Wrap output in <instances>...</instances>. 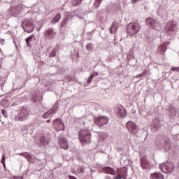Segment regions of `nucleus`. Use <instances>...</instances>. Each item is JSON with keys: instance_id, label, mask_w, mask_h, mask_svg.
Segmentation results:
<instances>
[{"instance_id": "nucleus-1", "label": "nucleus", "mask_w": 179, "mask_h": 179, "mask_svg": "<svg viewBox=\"0 0 179 179\" xmlns=\"http://www.w3.org/2000/svg\"><path fill=\"white\" fill-rule=\"evenodd\" d=\"M91 138L92 135L89 130L82 129L78 131V139L82 145H87V143H90Z\"/></svg>"}, {"instance_id": "nucleus-2", "label": "nucleus", "mask_w": 179, "mask_h": 179, "mask_svg": "<svg viewBox=\"0 0 179 179\" xmlns=\"http://www.w3.org/2000/svg\"><path fill=\"white\" fill-rule=\"evenodd\" d=\"M141 31V25L137 23H130L128 25L127 28V34L132 37V36H135L137 33H139Z\"/></svg>"}, {"instance_id": "nucleus-3", "label": "nucleus", "mask_w": 179, "mask_h": 179, "mask_svg": "<svg viewBox=\"0 0 179 179\" xmlns=\"http://www.w3.org/2000/svg\"><path fill=\"white\" fill-rule=\"evenodd\" d=\"M22 29L26 33H32L34 30V25H33V19L24 20L22 22Z\"/></svg>"}, {"instance_id": "nucleus-4", "label": "nucleus", "mask_w": 179, "mask_h": 179, "mask_svg": "<svg viewBox=\"0 0 179 179\" xmlns=\"http://www.w3.org/2000/svg\"><path fill=\"white\" fill-rule=\"evenodd\" d=\"M175 169L176 166H174V164L171 162H166L164 164H162L159 165V169L162 170V171H163V173H165L166 174L169 173H173Z\"/></svg>"}, {"instance_id": "nucleus-5", "label": "nucleus", "mask_w": 179, "mask_h": 179, "mask_svg": "<svg viewBox=\"0 0 179 179\" xmlns=\"http://www.w3.org/2000/svg\"><path fill=\"white\" fill-rule=\"evenodd\" d=\"M110 121V119L106 116H99L95 118L94 123L96 125H98V127H104V125H107L108 124V122Z\"/></svg>"}, {"instance_id": "nucleus-6", "label": "nucleus", "mask_w": 179, "mask_h": 179, "mask_svg": "<svg viewBox=\"0 0 179 179\" xmlns=\"http://www.w3.org/2000/svg\"><path fill=\"white\" fill-rule=\"evenodd\" d=\"M145 22L147 26L155 29V30H159V29H160V22H157L156 20H153L150 17H148Z\"/></svg>"}, {"instance_id": "nucleus-7", "label": "nucleus", "mask_w": 179, "mask_h": 179, "mask_svg": "<svg viewBox=\"0 0 179 179\" xmlns=\"http://www.w3.org/2000/svg\"><path fill=\"white\" fill-rule=\"evenodd\" d=\"M29 112L27 111V109L22 108L20 113L15 117V121H24L27 120Z\"/></svg>"}, {"instance_id": "nucleus-8", "label": "nucleus", "mask_w": 179, "mask_h": 179, "mask_svg": "<svg viewBox=\"0 0 179 179\" xmlns=\"http://www.w3.org/2000/svg\"><path fill=\"white\" fill-rule=\"evenodd\" d=\"M115 112L117 114V117L120 118H125L127 117V110L122 105H117L115 108Z\"/></svg>"}, {"instance_id": "nucleus-9", "label": "nucleus", "mask_w": 179, "mask_h": 179, "mask_svg": "<svg viewBox=\"0 0 179 179\" xmlns=\"http://www.w3.org/2000/svg\"><path fill=\"white\" fill-rule=\"evenodd\" d=\"M126 128L128 129L130 134H132L133 135H136V123L132 121H129L126 124Z\"/></svg>"}, {"instance_id": "nucleus-10", "label": "nucleus", "mask_w": 179, "mask_h": 179, "mask_svg": "<svg viewBox=\"0 0 179 179\" xmlns=\"http://www.w3.org/2000/svg\"><path fill=\"white\" fill-rule=\"evenodd\" d=\"M176 27H177V24H174L173 21L169 20L167 22L165 31L166 33H174L176 31Z\"/></svg>"}, {"instance_id": "nucleus-11", "label": "nucleus", "mask_w": 179, "mask_h": 179, "mask_svg": "<svg viewBox=\"0 0 179 179\" xmlns=\"http://www.w3.org/2000/svg\"><path fill=\"white\" fill-rule=\"evenodd\" d=\"M53 126L55 129H57L58 131H64L65 126L64 125V123L62 122V120L61 119H56L53 122Z\"/></svg>"}, {"instance_id": "nucleus-12", "label": "nucleus", "mask_w": 179, "mask_h": 179, "mask_svg": "<svg viewBox=\"0 0 179 179\" xmlns=\"http://www.w3.org/2000/svg\"><path fill=\"white\" fill-rule=\"evenodd\" d=\"M127 178V169H117V175L114 177V179Z\"/></svg>"}, {"instance_id": "nucleus-13", "label": "nucleus", "mask_w": 179, "mask_h": 179, "mask_svg": "<svg viewBox=\"0 0 179 179\" xmlns=\"http://www.w3.org/2000/svg\"><path fill=\"white\" fill-rule=\"evenodd\" d=\"M102 173H105L106 174H110L111 176H115L116 172L113 168L110 166H105L101 169Z\"/></svg>"}, {"instance_id": "nucleus-14", "label": "nucleus", "mask_w": 179, "mask_h": 179, "mask_svg": "<svg viewBox=\"0 0 179 179\" xmlns=\"http://www.w3.org/2000/svg\"><path fill=\"white\" fill-rule=\"evenodd\" d=\"M150 179H164V175L160 172L152 173L150 176Z\"/></svg>"}, {"instance_id": "nucleus-15", "label": "nucleus", "mask_w": 179, "mask_h": 179, "mask_svg": "<svg viewBox=\"0 0 179 179\" xmlns=\"http://www.w3.org/2000/svg\"><path fill=\"white\" fill-rule=\"evenodd\" d=\"M118 27H120V24L117 22H114L110 29V33H111V34H115Z\"/></svg>"}, {"instance_id": "nucleus-16", "label": "nucleus", "mask_w": 179, "mask_h": 179, "mask_svg": "<svg viewBox=\"0 0 179 179\" xmlns=\"http://www.w3.org/2000/svg\"><path fill=\"white\" fill-rule=\"evenodd\" d=\"M59 143L62 149H68V148H69L66 138H59Z\"/></svg>"}, {"instance_id": "nucleus-17", "label": "nucleus", "mask_w": 179, "mask_h": 179, "mask_svg": "<svg viewBox=\"0 0 179 179\" xmlns=\"http://www.w3.org/2000/svg\"><path fill=\"white\" fill-rule=\"evenodd\" d=\"M39 142L41 145H48V143H50V139L45 137V136L42 135L39 138Z\"/></svg>"}, {"instance_id": "nucleus-18", "label": "nucleus", "mask_w": 179, "mask_h": 179, "mask_svg": "<svg viewBox=\"0 0 179 179\" xmlns=\"http://www.w3.org/2000/svg\"><path fill=\"white\" fill-rule=\"evenodd\" d=\"M45 36L47 38H49V40H52V37H54V30L51 28L48 29L45 31Z\"/></svg>"}, {"instance_id": "nucleus-19", "label": "nucleus", "mask_w": 179, "mask_h": 179, "mask_svg": "<svg viewBox=\"0 0 179 179\" xmlns=\"http://www.w3.org/2000/svg\"><path fill=\"white\" fill-rule=\"evenodd\" d=\"M141 166L144 170H148V169H150V165L149 164L148 161L143 158L141 160Z\"/></svg>"}, {"instance_id": "nucleus-20", "label": "nucleus", "mask_w": 179, "mask_h": 179, "mask_svg": "<svg viewBox=\"0 0 179 179\" xmlns=\"http://www.w3.org/2000/svg\"><path fill=\"white\" fill-rule=\"evenodd\" d=\"M55 113H57V111H55L54 110V108H52L50 110H48V112H45L43 115V118H45V119L50 118V117H51V115H52V114H55Z\"/></svg>"}, {"instance_id": "nucleus-21", "label": "nucleus", "mask_w": 179, "mask_h": 179, "mask_svg": "<svg viewBox=\"0 0 179 179\" xmlns=\"http://www.w3.org/2000/svg\"><path fill=\"white\" fill-rule=\"evenodd\" d=\"M61 17H62V16L61 15V13H57V15L52 19V23L53 24L58 23V22L61 20Z\"/></svg>"}, {"instance_id": "nucleus-22", "label": "nucleus", "mask_w": 179, "mask_h": 179, "mask_svg": "<svg viewBox=\"0 0 179 179\" xmlns=\"http://www.w3.org/2000/svg\"><path fill=\"white\" fill-rule=\"evenodd\" d=\"M158 50L160 51V52H162V54H164V52H166V50H167V45H166V43L161 45L158 48Z\"/></svg>"}, {"instance_id": "nucleus-23", "label": "nucleus", "mask_w": 179, "mask_h": 179, "mask_svg": "<svg viewBox=\"0 0 179 179\" xmlns=\"http://www.w3.org/2000/svg\"><path fill=\"white\" fill-rule=\"evenodd\" d=\"M33 37H34V34H31L25 39L27 47H31V43H30V42L33 40Z\"/></svg>"}, {"instance_id": "nucleus-24", "label": "nucleus", "mask_w": 179, "mask_h": 179, "mask_svg": "<svg viewBox=\"0 0 179 179\" xmlns=\"http://www.w3.org/2000/svg\"><path fill=\"white\" fill-rule=\"evenodd\" d=\"M19 156H22L23 157H25V159H27V160H31V155L29 154V152H22L18 154Z\"/></svg>"}, {"instance_id": "nucleus-25", "label": "nucleus", "mask_w": 179, "mask_h": 179, "mask_svg": "<svg viewBox=\"0 0 179 179\" xmlns=\"http://www.w3.org/2000/svg\"><path fill=\"white\" fill-rule=\"evenodd\" d=\"M164 148L165 150H170L171 149V143L170 141H165Z\"/></svg>"}, {"instance_id": "nucleus-26", "label": "nucleus", "mask_w": 179, "mask_h": 179, "mask_svg": "<svg viewBox=\"0 0 179 179\" xmlns=\"http://www.w3.org/2000/svg\"><path fill=\"white\" fill-rule=\"evenodd\" d=\"M31 100L33 101V103H36V101H40V99H38V95H37V94H33Z\"/></svg>"}, {"instance_id": "nucleus-27", "label": "nucleus", "mask_w": 179, "mask_h": 179, "mask_svg": "<svg viewBox=\"0 0 179 179\" xmlns=\"http://www.w3.org/2000/svg\"><path fill=\"white\" fill-rule=\"evenodd\" d=\"M83 0H71L73 6H78L82 3Z\"/></svg>"}, {"instance_id": "nucleus-28", "label": "nucleus", "mask_w": 179, "mask_h": 179, "mask_svg": "<svg viewBox=\"0 0 179 179\" xmlns=\"http://www.w3.org/2000/svg\"><path fill=\"white\" fill-rule=\"evenodd\" d=\"M156 146H157V148H163V143H162V141L157 140Z\"/></svg>"}, {"instance_id": "nucleus-29", "label": "nucleus", "mask_w": 179, "mask_h": 179, "mask_svg": "<svg viewBox=\"0 0 179 179\" xmlns=\"http://www.w3.org/2000/svg\"><path fill=\"white\" fill-rule=\"evenodd\" d=\"M146 73H148V70H144L143 71V73H141V74L138 75L136 76V78H143V76H145V75H146Z\"/></svg>"}, {"instance_id": "nucleus-30", "label": "nucleus", "mask_w": 179, "mask_h": 179, "mask_svg": "<svg viewBox=\"0 0 179 179\" xmlns=\"http://www.w3.org/2000/svg\"><path fill=\"white\" fill-rule=\"evenodd\" d=\"M103 0H95L94 3L96 8H99L100 6V3H101Z\"/></svg>"}, {"instance_id": "nucleus-31", "label": "nucleus", "mask_w": 179, "mask_h": 179, "mask_svg": "<svg viewBox=\"0 0 179 179\" xmlns=\"http://www.w3.org/2000/svg\"><path fill=\"white\" fill-rule=\"evenodd\" d=\"M86 49L87 50V51H92V50H93V47L92 46V43L88 44L86 46Z\"/></svg>"}, {"instance_id": "nucleus-32", "label": "nucleus", "mask_w": 179, "mask_h": 179, "mask_svg": "<svg viewBox=\"0 0 179 179\" xmlns=\"http://www.w3.org/2000/svg\"><path fill=\"white\" fill-rule=\"evenodd\" d=\"M159 124H160V122L159 120H154V127H155V128H157V127H159Z\"/></svg>"}, {"instance_id": "nucleus-33", "label": "nucleus", "mask_w": 179, "mask_h": 179, "mask_svg": "<svg viewBox=\"0 0 179 179\" xmlns=\"http://www.w3.org/2000/svg\"><path fill=\"white\" fill-rule=\"evenodd\" d=\"M171 71L173 72H179V67H172L171 69Z\"/></svg>"}, {"instance_id": "nucleus-34", "label": "nucleus", "mask_w": 179, "mask_h": 179, "mask_svg": "<svg viewBox=\"0 0 179 179\" xmlns=\"http://www.w3.org/2000/svg\"><path fill=\"white\" fill-rule=\"evenodd\" d=\"M55 55H57V52L55 51V50H53L50 54V57H55Z\"/></svg>"}, {"instance_id": "nucleus-35", "label": "nucleus", "mask_w": 179, "mask_h": 179, "mask_svg": "<svg viewBox=\"0 0 179 179\" xmlns=\"http://www.w3.org/2000/svg\"><path fill=\"white\" fill-rule=\"evenodd\" d=\"M93 76H90L89 78L87 79V83H91L92 80H93Z\"/></svg>"}, {"instance_id": "nucleus-36", "label": "nucleus", "mask_w": 179, "mask_h": 179, "mask_svg": "<svg viewBox=\"0 0 179 179\" xmlns=\"http://www.w3.org/2000/svg\"><path fill=\"white\" fill-rule=\"evenodd\" d=\"M91 76H93V78H94V76H99V73L98 72H94L91 74Z\"/></svg>"}, {"instance_id": "nucleus-37", "label": "nucleus", "mask_w": 179, "mask_h": 179, "mask_svg": "<svg viewBox=\"0 0 179 179\" xmlns=\"http://www.w3.org/2000/svg\"><path fill=\"white\" fill-rule=\"evenodd\" d=\"M66 23H67L66 20H64V21L62 22V24H61L62 27H64V26H65V24H66Z\"/></svg>"}, {"instance_id": "nucleus-38", "label": "nucleus", "mask_w": 179, "mask_h": 179, "mask_svg": "<svg viewBox=\"0 0 179 179\" xmlns=\"http://www.w3.org/2000/svg\"><path fill=\"white\" fill-rule=\"evenodd\" d=\"M1 113H2L3 115H4V116L6 115V110H5V109H2Z\"/></svg>"}, {"instance_id": "nucleus-39", "label": "nucleus", "mask_w": 179, "mask_h": 179, "mask_svg": "<svg viewBox=\"0 0 179 179\" xmlns=\"http://www.w3.org/2000/svg\"><path fill=\"white\" fill-rule=\"evenodd\" d=\"M139 0H131V3H135L136 2H138Z\"/></svg>"}, {"instance_id": "nucleus-40", "label": "nucleus", "mask_w": 179, "mask_h": 179, "mask_svg": "<svg viewBox=\"0 0 179 179\" xmlns=\"http://www.w3.org/2000/svg\"><path fill=\"white\" fill-rule=\"evenodd\" d=\"M4 160H5V156L3 157V158L1 159V163H3Z\"/></svg>"}, {"instance_id": "nucleus-41", "label": "nucleus", "mask_w": 179, "mask_h": 179, "mask_svg": "<svg viewBox=\"0 0 179 179\" xmlns=\"http://www.w3.org/2000/svg\"><path fill=\"white\" fill-rule=\"evenodd\" d=\"M166 17H167V16H169V11H166Z\"/></svg>"}, {"instance_id": "nucleus-42", "label": "nucleus", "mask_w": 179, "mask_h": 179, "mask_svg": "<svg viewBox=\"0 0 179 179\" xmlns=\"http://www.w3.org/2000/svg\"><path fill=\"white\" fill-rule=\"evenodd\" d=\"M46 122L50 123V122H51V120H48L46 121Z\"/></svg>"}, {"instance_id": "nucleus-43", "label": "nucleus", "mask_w": 179, "mask_h": 179, "mask_svg": "<svg viewBox=\"0 0 179 179\" xmlns=\"http://www.w3.org/2000/svg\"><path fill=\"white\" fill-rule=\"evenodd\" d=\"M5 101H6L5 100L1 101V104H2V103H3V102H5Z\"/></svg>"}, {"instance_id": "nucleus-44", "label": "nucleus", "mask_w": 179, "mask_h": 179, "mask_svg": "<svg viewBox=\"0 0 179 179\" xmlns=\"http://www.w3.org/2000/svg\"><path fill=\"white\" fill-rule=\"evenodd\" d=\"M3 167H5V162H3Z\"/></svg>"}, {"instance_id": "nucleus-45", "label": "nucleus", "mask_w": 179, "mask_h": 179, "mask_svg": "<svg viewBox=\"0 0 179 179\" xmlns=\"http://www.w3.org/2000/svg\"><path fill=\"white\" fill-rule=\"evenodd\" d=\"M0 69H1V63H0Z\"/></svg>"}]
</instances>
